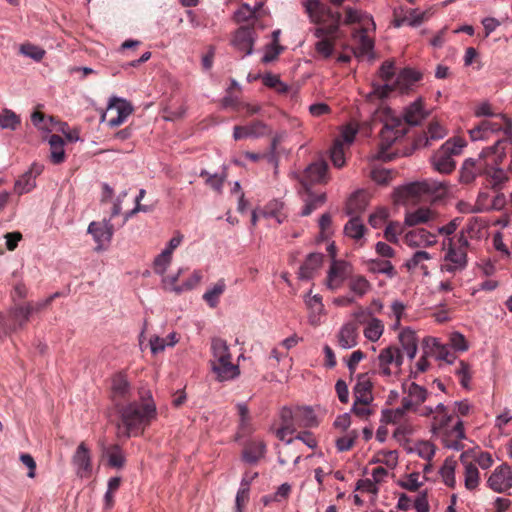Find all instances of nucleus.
I'll return each mask as SVG.
<instances>
[{"mask_svg": "<svg viewBox=\"0 0 512 512\" xmlns=\"http://www.w3.org/2000/svg\"><path fill=\"white\" fill-rule=\"evenodd\" d=\"M236 409L239 416L238 434L243 437L253 431L250 412L246 403L236 404Z\"/></svg>", "mask_w": 512, "mask_h": 512, "instance_id": "obj_40", "label": "nucleus"}, {"mask_svg": "<svg viewBox=\"0 0 512 512\" xmlns=\"http://www.w3.org/2000/svg\"><path fill=\"white\" fill-rule=\"evenodd\" d=\"M73 465L77 468V474L80 477H87L92 471L90 452L85 443H80L73 458Z\"/></svg>", "mask_w": 512, "mask_h": 512, "instance_id": "obj_25", "label": "nucleus"}, {"mask_svg": "<svg viewBox=\"0 0 512 512\" xmlns=\"http://www.w3.org/2000/svg\"><path fill=\"white\" fill-rule=\"evenodd\" d=\"M421 79V74L411 68L403 69L392 84L373 83L371 94L379 99L389 96L392 91H407L412 85Z\"/></svg>", "mask_w": 512, "mask_h": 512, "instance_id": "obj_9", "label": "nucleus"}, {"mask_svg": "<svg viewBox=\"0 0 512 512\" xmlns=\"http://www.w3.org/2000/svg\"><path fill=\"white\" fill-rule=\"evenodd\" d=\"M499 131H503L507 137L512 135V121L503 114H497L491 120L481 121L480 124L469 130V135L472 141L486 140Z\"/></svg>", "mask_w": 512, "mask_h": 512, "instance_id": "obj_8", "label": "nucleus"}, {"mask_svg": "<svg viewBox=\"0 0 512 512\" xmlns=\"http://www.w3.org/2000/svg\"><path fill=\"white\" fill-rule=\"evenodd\" d=\"M423 19V13H418L414 9H408L403 17H400L398 14H395L394 25L396 27H400L404 24L418 26L423 22Z\"/></svg>", "mask_w": 512, "mask_h": 512, "instance_id": "obj_50", "label": "nucleus"}, {"mask_svg": "<svg viewBox=\"0 0 512 512\" xmlns=\"http://www.w3.org/2000/svg\"><path fill=\"white\" fill-rule=\"evenodd\" d=\"M405 412L406 411L403 409L402 406L400 408H397L396 410H383L381 422L385 424H394L400 420V418L404 415Z\"/></svg>", "mask_w": 512, "mask_h": 512, "instance_id": "obj_64", "label": "nucleus"}, {"mask_svg": "<svg viewBox=\"0 0 512 512\" xmlns=\"http://www.w3.org/2000/svg\"><path fill=\"white\" fill-rule=\"evenodd\" d=\"M270 133L268 126L262 121H253L245 126H235L233 137L235 140L244 138H260Z\"/></svg>", "mask_w": 512, "mask_h": 512, "instance_id": "obj_23", "label": "nucleus"}, {"mask_svg": "<svg viewBox=\"0 0 512 512\" xmlns=\"http://www.w3.org/2000/svg\"><path fill=\"white\" fill-rule=\"evenodd\" d=\"M365 231L366 227L359 216H351V219L344 226L345 235L355 240H360Z\"/></svg>", "mask_w": 512, "mask_h": 512, "instance_id": "obj_44", "label": "nucleus"}, {"mask_svg": "<svg viewBox=\"0 0 512 512\" xmlns=\"http://www.w3.org/2000/svg\"><path fill=\"white\" fill-rule=\"evenodd\" d=\"M446 134L447 130L441 124L438 122H431L428 126L427 132H424L415 139V147H428L431 144V140H440L444 138Z\"/></svg>", "mask_w": 512, "mask_h": 512, "instance_id": "obj_30", "label": "nucleus"}, {"mask_svg": "<svg viewBox=\"0 0 512 512\" xmlns=\"http://www.w3.org/2000/svg\"><path fill=\"white\" fill-rule=\"evenodd\" d=\"M423 346H425L426 354H432L436 359L445 361L448 364H452L456 359L455 353L447 345L440 343L437 338H424Z\"/></svg>", "mask_w": 512, "mask_h": 512, "instance_id": "obj_19", "label": "nucleus"}, {"mask_svg": "<svg viewBox=\"0 0 512 512\" xmlns=\"http://www.w3.org/2000/svg\"><path fill=\"white\" fill-rule=\"evenodd\" d=\"M457 466L456 460L451 457L445 459L441 469L440 475L444 481V483L450 487L455 488L456 486V477H455V469Z\"/></svg>", "mask_w": 512, "mask_h": 512, "instance_id": "obj_45", "label": "nucleus"}, {"mask_svg": "<svg viewBox=\"0 0 512 512\" xmlns=\"http://www.w3.org/2000/svg\"><path fill=\"white\" fill-rule=\"evenodd\" d=\"M36 186V181L31 173L25 172L14 185V192L18 195H22L30 192Z\"/></svg>", "mask_w": 512, "mask_h": 512, "instance_id": "obj_57", "label": "nucleus"}, {"mask_svg": "<svg viewBox=\"0 0 512 512\" xmlns=\"http://www.w3.org/2000/svg\"><path fill=\"white\" fill-rule=\"evenodd\" d=\"M280 426L288 429V433L296 432L297 423L295 418V409L283 407L280 411Z\"/></svg>", "mask_w": 512, "mask_h": 512, "instance_id": "obj_54", "label": "nucleus"}, {"mask_svg": "<svg viewBox=\"0 0 512 512\" xmlns=\"http://www.w3.org/2000/svg\"><path fill=\"white\" fill-rule=\"evenodd\" d=\"M172 260V255L168 251H162L154 260L153 269L155 273L163 275Z\"/></svg>", "mask_w": 512, "mask_h": 512, "instance_id": "obj_59", "label": "nucleus"}, {"mask_svg": "<svg viewBox=\"0 0 512 512\" xmlns=\"http://www.w3.org/2000/svg\"><path fill=\"white\" fill-rule=\"evenodd\" d=\"M368 270L372 273H381L393 278L396 275V270L389 260L375 259L368 263Z\"/></svg>", "mask_w": 512, "mask_h": 512, "instance_id": "obj_51", "label": "nucleus"}, {"mask_svg": "<svg viewBox=\"0 0 512 512\" xmlns=\"http://www.w3.org/2000/svg\"><path fill=\"white\" fill-rule=\"evenodd\" d=\"M443 246L446 248V254L441 269L451 273L464 270L467 266L469 248V241L464 232L457 237H448Z\"/></svg>", "mask_w": 512, "mask_h": 512, "instance_id": "obj_4", "label": "nucleus"}, {"mask_svg": "<svg viewBox=\"0 0 512 512\" xmlns=\"http://www.w3.org/2000/svg\"><path fill=\"white\" fill-rule=\"evenodd\" d=\"M447 191V185L445 182H437L432 180H426L423 182L411 183L396 191V197L398 201H406L409 198L420 197L424 194H432L441 196Z\"/></svg>", "mask_w": 512, "mask_h": 512, "instance_id": "obj_10", "label": "nucleus"}, {"mask_svg": "<svg viewBox=\"0 0 512 512\" xmlns=\"http://www.w3.org/2000/svg\"><path fill=\"white\" fill-rule=\"evenodd\" d=\"M20 52L23 55L30 57L31 59H33L35 61L42 60V58L45 55V51L42 48L35 46L33 44H30V43L22 44L20 46Z\"/></svg>", "mask_w": 512, "mask_h": 512, "instance_id": "obj_61", "label": "nucleus"}, {"mask_svg": "<svg viewBox=\"0 0 512 512\" xmlns=\"http://www.w3.org/2000/svg\"><path fill=\"white\" fill-rule=\"evenodd\" d=\"M255 37L256 33L253 27L241 26L234 34L232 45L238 51L243 52V56L250 55L253 52Z\"/></svg>", "mask_w": 512, "mask_h": 512, "instance_id": "obj_18", "label": "nucleus"}, {"mask_svg": "<svg viewBox=\"0 0 512 512\" xmlns=\"http://www.w3.org/2000/svg\"><path fill=\"white\" fill-rule=\"evenodd\" d=\"M306 192V197L304 198L305 205L301 211L302 216L310 215L314 210L321 207L326 201L325 193L316 195L308 189Z\"/></svg>", "mask_w": 512, "mask_h": 512, "instance_id": "obj_43", "label": "nucleus"}, {"mask_svg": "<svg viewBox=\"0 0 512 512\" xmlns=\"http://www.w3.org/2000/svg\"><path fill=\"white\" fill-rule=\"evenodd\" d=\"M403 360L401 350L397 346L391 345L382 349L378 355L379 373L390 377L393 374L390 365H394L397 370H400Z\"/></svg>", "mask_w": 512, "mask_h": 512, "instance_id": "obj_13", "label": "nucleus"}, {"mask_svg": "<svg viewBox=\"0 0 512 512\" xmlns=\"http://www.w3.org/2000/svg\"><path fill=\"white\" fill-rule=\"evenodd\" d=\"M349 288L356 295L362 297L371 289V284L364 276L358 275L350 278Z\"/></svg>", "mask_w": 512, "mask_h": 512, "instance_id": "obj_56", "label": "nucleus"}, {"mask_svg": "<svg viewBox=\"0 0 512 512\" xmlns=\"http://www.w3.org/2000/svg\"><path fill=\"white\" fill-rule=\"evenodd\" d=\"M384 332L383 322L375 317H371L367 322L364 329V336L371 342H376L380 339Z\"/></svg>", "mask_w": 512, "mask_h": 512, "instance_id": "obj_48", "label": "nucleus"}, {"mask_svg": "<svg viewBox=\"0 0 512 512\" xmlns=\"http://www.w3.org/2000/svg\"><path fill=\"white\" fill-rule=\"evenodd\" d=\"M51 147V161L60 164L65 160L64 140L61 136L53 134L49 139Z\"/></svg>", "mask_w": 512, "mask_h": 512, "instance_id": "obj_47", "label": "nucleus"}, {"mask_svg": "<svg viewBox=\"0 0 512 512\" xmlns=\"http://www.w3.org/2000/svg\"><path fill=\"white\" fill-rule=\"evenodd\" d=\"M435 234L425 229H417L406 233L405 242L409 246H432L436 243Z\"/></svg>", "mask_w": 512, "mask_h": 512, "instance_id": "obj_37", "label": "nucleus"}, {"mask_svg": "<svg viewBox=\"0 0 512 512\" xmlns=\"http://www.w3.org/2000/svg\"><path fill=\"white\" fill-rule=\"evenodd\" d=\"M262 4H258L257 7L252 8L250 5L244 3L240 6V8L235 12L234 17L237 22H246L255 17V14L258 9H260Z\"/></svg>", "mask_w": 512, "mask_h": 512, "instance_id": "obj_58", "label": "nucleus"}, {"mask_svg": "<svg viewBox=\"0 0 512 512\" xmlns=\"http://www.w3.org/2000/svg\"><path fill=\"white\" fill-rule=\"evenodd\" d=\"M436 414L432 417L431 431L433 434H438L448 429L453 415L449 413L448 408L440 403L435 407Z\"/></svg>", "mask_w": 512, "mask_h": 512, "instance_id": "obj_31", "label": "nucleus"}, {"mask_svg": "<svg viewBox=\"0 0 512 512\" xmlns=\"http://www.w3.org/2000/svg\"><path fill=\"white\" fill-rule=\"evenodd\" d=\"M403 231V226L399 222H390L384 231V237L390 243H397L398 235Z\"/></svg>", "mask_w": 512, "mask_h": 512, "instance_id": "obj_62", "label": "nucleus"}, {"mask_svg": "<svg viewBox=\"0 0 512 512\" xmlns=\"http://www.w3.org/2000/svg\"><path fill=\"white\" fill-rule=\"evenodd\" d=\"M354 398V401L362 404H370L373 401L372 383L366 374L359 375L354 387Z\"/></svg>", "mask_w": 512, "mask_h": 512, "instance_id": "obj_33", "label": "nucleus"}, {"mask_svg": "<svg viewBox=\"0 0 512 512\" xmlns=\"http://www.w3.org/2000/svg\"><path fill=\"white\" fill-rule=\"evenodd\" d=\"M435 212L429 208L420 207L412 212L405 214L404 226L413 227L420 224L428 223L435 219Z\"/></svg>", "mask_w": 512, "mask_h": 512, "instance_id": "obj_35", "label": "nucleus"}, {"mask_svg": "<svg viewBox=\"0 0 512 512\" xmlns=\"http://www.w3.org/2000/svg\"><path fill=\"white\" fill-rule=\"evenodd\" d=\"M179 341V336L177 333H170L166 338H161L159 336H152L149 340V345L151 352L153 354H158L163 352L166 347H173Z\"/></svg>", "mask_w": 512, "mask_h": 512, "instance_id": "obj_42", "label": "nucleus"}, {"mask_svg": "<svg viewBox=\"0 0 512 512\" xmlns=\"http://www.w3.org/2000/svg\"><path fill=\"white\" fill-rule=\"evenodd\" d=\"M266 454V444L262 440L248 441L242 451V460L250 465L257 464Z\"/></svg>", "mask_w": 512, "mask_h": 512, "instance_id": "obj_26", "label": "nucleus"}, {"mask_svg": "<svg viewBox=\"0 0 512 512\" xmlns=\"http://www.w3.org/2000/svg\"><path fill=\"white\" fill-rule=\"evenodd\" d=\"M393 177V172L384 168H375L371 171V178L378 184L386 185Z\"/></svg>", "mask_w": 512, "mask_h": 512, "instance_id": "obj_63", "label": "nucleus"}, {"mask_svg": "<svg viewBox=\"0 0 512 512\" xmlns=\"http://www.w3.org/2000/svg\"><path fill=\"white\" fill-rule=\"evenodd\" d=\"M202 279L201 271H194L192 275L180 287L174 288V293L179 295L184 291H189L195 288Z\"/></svg>", "mask_w": 512, "mask_h": 512, "instance_id": "obj_60", "label": "nucleus"}, {"mask_svg": "<svg viewBox=\"0 0 512 512\" xmlns=\"http://www.w3.org/2000/svg\"><path fill=\"white\" fill-rule=\"evenodd\" d=\"M426 116L427 112L424 110V102L420 98L405 108L402 121L407 128V125H418Z\"/></svg>", "mask_w": 512, "mask_h": 512, "instance_id": "obj_29", "label": "nucleus"}, {"mask_svg": "<svg viewBox=\"0 0 512 512\" xmlns=\"http://www.w3.org/2000/svg\"><path fill=\"white\" fill-rule=\"evenodd\" d=\"M368 204L367 195L363 191H357L348 199L346 203V212L350 216H358L363 212Z\"/></svg>", "mask_w": 512, "mask_h": 512, "instance_id": "obj_39", "label": "nucleus"}, {"mask_svg": "<svg viewBox=\"0 0 512 512\" xmlns=\"http://www.w3.org/2000/svg\"><path fill=\"white\" fill-rule=\"evenodd\" d=\"M466 142L460 137L448 139L441 147L431 156V164L434 170L441 174H450L456 168L455 156L462 153Z\"/></svg>", "mask_w": 512, "mask_h": 512, "instance_id": "obj_5", "label": "nucleus"}, {"mask_svg": "<svg viewBox=\"0 0 512 512\" xmlns=\"http://www.w3.org/2000/svg\"><path fill=\"white\" fill-rule=\"evenodd\" d=\"M506 140H497L493 146L484 148L479 154L477 159H466L460 168V182L464 184L472 183L478 175H483L484 169L487 166V158L495 152Z\"/></svg>", "mask_w": 512, "mask_h": 512, "instance_id": "obj_7", "label": "nucleus"}, {"mask_svg": "<svg viewBox=\"0 0 512 512\" xmlns=\"http://www.w3.org/2000/svg\"><path fill=\"white\" fill-rule=\"evenodd\" d=\"M337 344L343 349H350L358 344V325L356 322L344 324L337 334Z\"/></svg>", "mask_w": 512, "mask_h": 512, "instance_id": "obj_28", "label": "nucleus"}, {"mask_svg": "<svg viewBox=\"0 0 512 512\" xmlns=\"http://www.w3.org/2000/svg\"><path fill=\"white\" fill-rule=\"evenodd\" d=\"M116 112V116L109 119V125L112 127L122 124L132 113L133 108L129 102L120 98H112L108 105V112Z\"/></svg>", "mask_w": 512, "mask_h": 512, "instance_id": "obj_24", "label": "nucleus"}, {"mask_svg": "<svg viewBox=\"0 0 512 512\" xmlns=\"http://www.w3.org/2000/svg\"><path fill=\"white\" fill-rule=\"evenodd\" d=\"M355 42L357 46L355 48V54L357 56H363L368 54L373 48L372 39L366 34L364 30L357 32L354 35Z\"/></svg>", "mask_w": 512, "mask_h": 512, "instance_id": "obj_52", "label": "nucleus"}, {"mask_svg": "<svg viewBox=\"0 0 512 512\" xmlns=\"http://www.w3.org/2000/svg\"><path fill=\"white\" fill-rule=\"evenodd\" d=\"M311 291L308 293L305 303L310 311L309 322L313 326L320 324V316L324 312V305L322 303V297L320 295L310 296Z\"/></svg>", "mask_w": 512, "mask_h": 512, "instance_id": "obj_38", "label": "nucleus"}, {"mask_svg": "<svg viewBox=\"0 0 512 512\" xmlns=\"http://www.w3.org/2000/svg\"><path fill=\"white\" fill-rule=\"evenodd\" d=\"M330 158L336 168H342L345 165V147L340 139L334 140Z\"/></svg>", "mask_w": 512, "mask_h": 512, "instance_id": "obj_55", "label": "nucleus"}, {"mask_svg": "<svg viewBox=\"0 0 512 512\" xmlns=\"http://www.w3.org/2000/svg\"><path fill=\"white\" fill-rule=\"evenodd\" d=\"M129 393L130 387L127 379L121 374L114 376L112 379L111 397L117 409L124 406L123 402L129 398Z\"/></svg>", "mask_w": 512, "mask_h": 512, "instance_id": "obj_27", "label": "nucleus"}, {"mask_svg": "<svg viewBox=\"0 0 512 512\" xmlns=\"http://www.w3.org/2000/svg\"><path fill=\"white\" fill-rule=\"evenodd\" d=\"M463 453L470 454L469 460L471 463H475L476 466L478 465L484 470L490 468L493 464L492 456L488 452H484L479 449H469Z\"/></svg>", "mask_w": 512, "mask_h": 512, "instance_id": "obj_49", "label": "nucleus"}, {"mask_svg": "<svg viewBox=\"0 0 512 512\" xmlns=\"http://www.w3.org/2000/svg\"><path fill=\"white\" fill-rule=\"evenodd\" d=\"M407 133V128L401 118L393 117L386 121L380 132V146L382 150L387 149L398 138Z\"/></svg>", "mask_w": 512, "mask_h": 512, "instance_id": "obj_15", "label": "nucleus"}, {"mask_svg": "<svg viewBox=\"0 0 512 512\" xmlns=\"http://www.w3.org/2000/svg\"><path fill=\"white\" fill-rule=\"evenodd\" d=\"M210 365L213 373L219 381H228L236 378L240 374L238 365L232 363V355L230 353L227 342L219 337L211 340Z\"/></svg>", "mask_w": 512, "mask_h": 512, "instance_id": "obj_3", "label": "nucleus"}, {"mask_svg": "<svg viewBox=\"0 0 512 512\" xmlns=\"http://www.w3.org/2000/svg\"><path fill=\"white\" fill-rule=\"evenodd\" d=\"M327 170L328 164L324 160H318L308 165L304 171L296 174V178L302 188L308 191L313 184L327 181Z\"/></svg>", "mask_w": 512, "mask_h": 512, "instance_id": "obj_12", "label": "nucleus"}, {"mask_svg": "<svg viewBox=\"0 0 512 512\" xmlns=\"http://www.w3.org/2000/svg\"><path fill=\"white\" fill-rule=\"evenodd\" d=\"M406 392L407 396L401 400V406L406 412L416 410L428 396L427 390L414 382L409 384Z\"/></svg>", "mask_w": 512, "mask_h": 512, "instance_id": "obj_20", "label": "nucleus"}, {"mask_svg": "<svg viewBox=\"0 0 512 512\" xmlns=\"http://www.w3.org/2000/svg\"><path fill=\"white\" fill-rule=\"evenodd\" d=\"M498 189L480 191L476 200V211L488 212L491 210H501L507 204L506 198L503 193L497 191Z\"/></svg>", "mask_w": 512, "mask_h": 512, "instance_id": "obj_14", "label": "nucleus"}, {"mask_svg": "<svg viewBox=\"0 0 512 512\" xmlns=\"http://www.w3.org/2000/svg\"><path fill=\"white\" fill-rule=\"evenodd\" d=\"M87 232L93 236L97 243L96 250L99 251L104 243L110 242L113 236V226L109 221H93L89 224Z\"/></svg>", "mask_w": 512, "mask_h": 512, "instance_id": "obj_22", "label": "nucleus"}, {"mask_svg": "<svg viewBox=\"0 0 512 512\" xmlns=\"http://www.w3.org/2000/svg\"><path fill=\"white\" fill-rule=\"evenodd\" d=\"M295 418L297 427L311 428L318 425L316 415L310 407L295 408Z\"/></svg>", "mask_w": 512, "mask_h": 512, "instance_id": "obj_41", "label": "nucleus"}, {"mask_svg": "<svg viewBox=\"0 0 512 512\" xmlns=\"http://www.w3.org/2000/svg\"><path fill=\"white\" fill-rule=\"evenodd\" d=\"M469 457L470 454L461 453L459 460L464 467L463 475L465 488L469 491H474L478 488L481 478L478 467L475 463H471Z\"/></svg>", "mask_w": 512, "mask_h": 512, "instance_id": "obj_21", "label": "nucleus"}, {"mask_svg": "<svg viewBox=\"0 0 512 512\" xmlns=\"http://www.w3.org/2000/svg\"><path fill=\"white\" fill-rule=\"evenodd\" d=\"M102 457L107 460V465L112 468L121 469L126 462L122 448L118 444L105 446L102 444Z\"/></svg>", "mask_w": 512, "mask_h": 512, "instance_id": "obj_32", "label": "nucleus"}, {"mask_svg": "<svg viewBox=\"0 0 512 512\" xmlns=\"http://www.w3.org/2000/svg\"><path fill=\"white\" fill-rule=\"evenodd\" d=\"M20 123V117L14 111L5 108L0 113V127L2 129L16 130Z\"/></svg>", "mask_w": 512, "mask_h": 512, "instance_id": "obj_53", "label": "nucleus"}, {"mask_svg": "<svg viewBox=\"0 0 512 512\" xmlns=\"http://www.w3.org/2000/svg\"><path fill=\"white\" fill-rule=\"evenodd\" d=\"M117 410L121 419L119 433L126 438L142 434L156 418V407L152 402H132Z\"/></svg>", "mask_w": 512, "mask_h": 512, "instance_id": "obj_1", "label": "nucleus"}, {"mask_svg": "<svg viewBox=\"0 0 512 512\" xmlns=\"http://www.w3.org/2000/svg\"><path fill=\"white\" fill-rule=\"evenodd\" d=\"M32 308L15 303L6 314L0 313V340L23 329L29 321Z\"/></svg>", "mask_w": 512, "mask_h": 512, "instance_id": "obj_6", "label": "nucleus"}, {"mask_svg": "<svg viewBox=\"0 0 512 512\" xmlns=\"http://www.w3.org/2000/svg\"><path fill=\"white\" fill-rule=\"evenodd\" d=\"M399 342L403 351L410 359H413L418 350V337L410 328H404L398 335Z\"/></svg>", "mask_w": 512, "mask_h": 512, "instance_id": "obj_34", "label": "nucleus"}, {"mask_svg": "<svg viewBox=\"0 0 512 512\" xmlns=\"http://www.w3.org/2000/svg\"><path fill=\"white\" fill-rule=\"evenodd\" d=\"M351 272L352 268L348 262L333 259L327 276L328 288L331 290L340 288Z\"/></svg>", "mask_w": 512, "mask_h": 512, "instance_id": "obj_17", "label": "nucleus"}, {"mask_svg": "<svg viewBox=\"0 0 512 512\" xmlns=\"http://www.w3.org/2000/svg\"><path fill=\"white\" fill-rule=\"evenodd\" d=\"M324 259L322 253H310L305 262L299 268V278L308 280L314 275V272L320 268Z\"/></svg>", "mask_w": 512, "mask_h": 512, "instance_id": "obj_36", "label": "nucleus"}, {"mask_svg": "<svg viewBox=\"0 0 512 512\" xmlns=\"http://www.w3.org/2000/svg\"><path fill=\"white\" fill-rule=\"evenodd\" d=\"M226 284L224 279H219L211 289L203 294L204 301L211 307L215 308L219 303L220 296L224 293Z\"/></svg>", "mask_w": 512, "mask_h": 512, "instance_id": "obj_46", "label": "nucleus"}, {"mask_svg": "<svg viewBox=\"0 0 512 512\" xmlns=\"http://www.w3.org/2000/svg\"><path fill=\"white\" fill-rule=\"evenodd\" d=\"M326 2L340 6L344 0H300L302 7L309 16L311 22L326 24V27L316 29V36L322 37L332 35L338 30L342 15L338 11H332L327 7Z\"/></svg>", "mask_w": 512, "mask_h": 512, "instance_id": "obj_2", "label": "nucleus"}, {"mask_svg": "<svg viewBox=\"0 0 512 512\" xmlns=\"http://www.w3.org/2000/svg\"><path fill=\"white\" fill-rule=\"evenodd\" d=\"M488 487L497 493H505L512 488V471L509 465L498 466L487 480Z\"/></svg>", "mask_w": 512, "mask_h": 512, "instance_id": "obj_16", "label": "nucleus"}, {"mask_svg": "<svg viewBox=\"0 0 512 512\" xmlns=\"http://www.w3.org/2000/svg\"><path fill=\"white\" fill-rule=\"evenodd\" d=\"M502 145L503 144L495 148V152L490 158H487V166L483 173L487 178L488 184L491 185L493 189H500L508 180L506 172L499 167L505 157L504 147Z\"/></svg>", "mask_w": 512, "mask_h": 512, "instance_id": "obj_11", "label": "nucleus"}]
</instances>
